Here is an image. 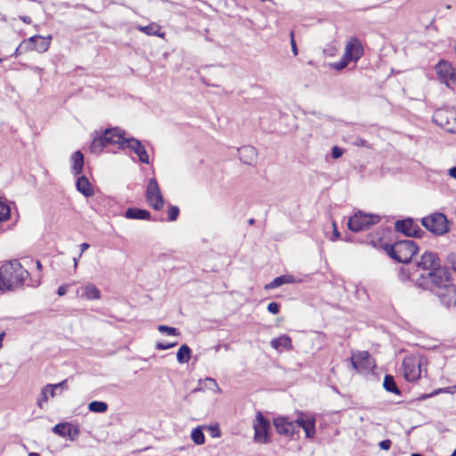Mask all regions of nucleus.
Instances as JSON below:
<instances>
[{
  "mask_svg": "<svg viewBox=\"0 0 456 456\" xmlns=\"http://www.w3.org/2000/svg\"><path fill=\"white\" fill-rule=\"evenodd\" d=\"M253 427L255 441L260 444H266L269 441L270 422L260 411L256 413Z\"/></svg>",
  "mask_w": 456,
  "mask_h": 456,
  "instance_id": "f8f14e48",
  "label": "nucleus"
},
{
  "mask_svg": "<svg viewBox=\"0 0 456 456\" xmlns=\"http://www.w3.org/2000/svg\"><path fill=\"white\" fill-rule=\"evenodd\" d=\"M449 175L456 180V167H452L448 170Z\"/></svg>",
  "mask_w": 456,
  "mask_h": 456,
  "instance_id": "603ef678",
  "label": "nucleus"
},
{
  "mask_svg": "<svg viewBox=\"0 0 456 456\" xmlns=\"http://www.w3.org/2000/svg\"><path fill=\"white\" fill-rule=\"evenodd\" d=\"M124 216L127 219L151 220V215L148 210L137 208H128Z\"/></svg>",
  "mask_w": 456,
  "mask_h": 456,
  "instance_id": "4be33fe9",
  "label": "nucleus"
},
{
  "mask_svg": "<svg viewBox=\"0 0 456 456\" xmlns=\"http://www.w3.org/2000/svg\"><path fill=\"white\" fill-rule=\"evenodd\" d=\"M69 285L63 284L58 288L57 293L59 296H64L67 293Z\"/></svg>",
  "mask_w": 456,
  "mask_h": 456,
  "instance_id": "8fccbe9b",
  "label": "nucleus"
},
{
  "mask_svg": "<svg viewBox=\"0 0 456 456\" xmlns=\"http://www.w3.org/2000/svg\"><path fill=\"white\" fill-rule=\"evenodd\" d=\"M88 410L92 412L104 413L108 410V404L102 401H93L88 404Z\"/></svg>",
  "mask_w": 456,
  "mask_h": 456,
  "instance_id": "72a5a7b5",
  "label": "nucleus"
},
{
  "mask_svg": "<svg viewBox=\"0 0 456 456\" xmlns=\"http://www.w3.org/2000/svg\"><path fill=\"white\" fill-rule=\"evenodd\" d=\"M145 198L148 204L155 210H160L165 204L159 183L155 178H151L148 182Z\"/></svg>",
  "mask_w": 456,
  "mask_h": 456,
  "instance_id": "9d476101",
  "label": "nucleus"
},
{
  "mask_svg": "<svg viewBox=\"0 0 456 456\" xmlns=\"http://www.w3.org/2000/svg\"><path fill=\"white\" fill-rule=\"evenodd\" d=\"M20 19L27 24H30L32 22V20L29 16H20Z\"/></svg>",
  "mask_w": 456,
  "mask_h": 456,
  "instance_id": "864d4df0",
  "label": "nucleus"
},
{
  "mask_svg": "<svg viewBox=\"0 0 456 456\" xmlns=\"http://www.w3.org/2000/svg\"><path fill=\"white\" fill-rule=\"evenodd\" d=\"M289 37H290L291 51H292L294 56H297L298 54V50H297V44H296V41H295V38H294V32L293 31H291L289 33Z\"/></svg>",
  "mask_w": 456,
  "mask_h": 456,
  "instance_id": "37998d69",
  "label": "nucleus"
},
{
  "mask_svg": "<svg viewBox=\"0 0 456 456\" xmlns=\"http://www.w3.org/2000/svg\"><path fill=\"white\" fill-rule=\"evenodd\" d=\"M273 426L278 434L286 437H292L297 429L296 419L292 420L286 416L274 418Z\"/></svg>",
  "mask_w": 456,
  "mask_h": 456,
  "instance_id": "ddd939ff",
  "label": "nucleus"
},
{
  "mask_svg": "<svg viewBox=\"0 0 456 456\" xmlns=\"http://www.w3.org/2000/svg\"><path fill=\"white\" fill-rule=\"evenodd\" d=\"M36 265H37V268L38 270H41V269H42V265H41V263H40L39 261H37Z\"/></svg>",
  "mask_w": 456,
  "mask_h": 456,
  "instance_id": "13d9d810",
  "label": "nucleus"
},
{
  "mask_svg": "<svg viewBox=\"0 0 456 456\" xmlns=\"http://www.w3.org/2000/svg\"><path fill=\"white\" fill-rule=\"evenodd\" d=\"M448 261L451 264L453 271L456 273V252L451 253L448 256Z\"/></svg>",
  "mask_w": 456,
  "mask_h": 456,
  "instance_id": "de8ad7c7",
  "label": "nucleus"
},
{
  "mask_svg": "<svg viewBox=\"0 0 456 456\" xmlns=\"http://www.w3.org/2000/svg\"><path fill=\"white\" fill-rule=\"evenodd\" d=\"M52 430L54 434L61 437H69L71 441L77 439L79 435L78 427L70 423H59Z\"/></svg>",
  "mask_w": 456,
  "mask_h": 456,
  "instance_id": "6ab92c4d",
  "label": "nucleus"
},
{
  "mask_svg": "<svg viewBox=\"0 0 456 456\" xmlns=\"http://www.w3.org/2000/svg\"><path fill=\"white\" fill-rule=\"evenodd\" d=\"M363 55L362 42L356 37H351L345 47L344 57L349 61L356 62Z\"/></svg>",
  "mask_w": 456,
  "mask_h": 456,
  "instance_id": "4468645a",
  "label": "nucleus"
},
{
  "mask_svg": "<svg viewBox=\"0 0 456 456\" xmlns=\"http://www.w3.org/2000/svg\"><path fill=\"white\" fill-rule=\"evenodd\" d=\"M419 272V288L434 291L447 308L456 306V288L451 281L450 272L434 252L426 251L415 267Z\"/></svg>",
  "mask_w": 456,
  "mask_h": 456,
  "instance_id": "f257e3e1",
  "label": "nucleus"
},
{
  "mask_svg": "<svg viewBox=\"0 0 456 456\" xmlns=\"http://www.w3.org/2000/svg\"><path fill=\"white\" fill-rule=\"evenodd\" d=\"M391 444H392V443L389 439L383 440V441L379 442V448L382 450H386V451L390 449Z\"/></svg>",
  "mask_w": 456,
  "mask_h": 456,
  "instance_id": "09e8293b",
  "label": "nucleus"
},
{
  "mask_svg": "<svg viewBox=\"0 0 456 456\" xmlns=\"http://www.w3.org/2000/svg\"><path fill=\"white\" fill-rule=\"evenodd\" d=\"M158 330L161 333H166L170 336H178L180 334L179 330L176 328L166 325H159Z\"/></svg>",
  "mask_w": 456,
  "mask_h": 456,
  "instance_id": "e433bc0d",
  "label": "nucleus"
},
{
  "mask_svg": "<svg viewBox=\"0 0 456 456\" xmlns=\"http://www.w3.org/2000/svg\"><path fill=\"white\" fill-rule=\"evenodd\" d=\"M350 362L354 370L359 373H365L375 368V362L367 351L353 352Z\"/></svg>",
  "mask_w": 456,
  "mask_h": 456,
  "instance_id": "1a4fd4ad",
  "label": "nucleus"
},
{
  "mask_svg": "<svg viewBox=\"0 0 456 456\" xmlns=\"http://www.w3.org/2000/svg\"><path fill=\"white\" fill-rule=\"evenodd\" d=\"M248 223H249L250 224H254V219H250V220L248 221Z\"/></svg>",
  "mask_w": 456,
  "mask_h": 456,
  "instance_id": "e2e57ef3",
  "label": "nucleus"
},
{
  "mask_svg": "<svg viewBox=\"0 0 456 456\" xmlns=\"http://www.w3.org/2000/svg\"><path fill=\"white\" fill-rule=\"evenodd\" d=\"M421 224L436 235H443L449 231L446 216L439 212L423 217Z\"/></svg>",
  "mask_w": 456,
  "mask_h": 456,
  "instance_id": "20e7f679",
  "label": "nucleus"
},
{
  "mask_svg": "<svg viewBox=\"0 0 456 456\" xmlns=\"http://www.w3.org/2000/svg\"><path fill=\"white\" fill-rule=\"evenodd\" d=\"M240 159L247 164V165H253L257 159V151L255 147L247 145L242 146L238 150Z\"/></svg>",
  "mask_w": 456,
  "mask_h": 456,
  "instance_id": "aec40b11",
  "label": "nucleus"
},
{
  "mask_svg": "<svg viewBox=\"0 0 456 456\" xmlns=\"http://www.w3.org/2000/svg\"><path fill=\"white\" fill-rule=\"evenodd\" d=\"M395 227L397 232L409 237H421L424 232L411 218L396 221Z\"/></svg>",
  "mask_w": 456,
  "mask_h": 456,
  "instance_id": "2eb2a0df",
  "label": "nucleus"
},
{
  "mask_svg": "<svg viewBox=\"0 0 456 456\" xmlns=\"http://www.w3.org/2000/svg\"><path fill=\"white\" fill-rule=\"evenodd\" d=\"M433 121L445 131L456 134V111L448 109L436 110Z\"/></svg>",
  "mask_w": 456,
  "mask_h": 456,
  "instance_id": "6e6552de",
  "label": "nucleus"
},
{
  "mask_svg": "<svg viewBox=\"0 0 456 456\" xmlns=\"http://www.w3.org/2000/svg\"><path fill=\"white\" fill-rule=\"evenodd\" d=\"M0 62H2V59H0Z\"/></svg>",
  "mask_w": 456,
  "mask_h": 456,
  "instance_id": "69168bd1",
  "label": "nucleus"
},
{
  "mask_svg": "<svg viewBox=\"0 0 456 456\" xmlns=\"http://www.w3.org/2000/svg\"><path fill=\"white\" fill-rule=\"evenodd\" d=\"M435 69L441 82L450 88L456 86V69L450 62L440 61L436 65Z\"/></svg>",
  "mask_w": 456,
  "mask_h": 456,
  "instance_id": "9b49d317",
  "label": "nucleus"
},
{
  "mask_svg": "<svg viewBox=\"0 0 456 456\" xmlns=\"http://www.w3.org/2000/svg\"><path fill=\"white\" fill-rule=\"evenodd\" d=\"M136 28L148 36H156L159 37H163L164 36V34L160 32V27L156 23H151L147 26L138 25L136 26Z\"/></svg>",
  "mask_w": 456,
  "mask_h": 456,
  "instance_id": "cd10ccee",
  "label": "nucleus"
},
{
  "mask_svg": "<svg viewBox=\"0 0 456 456\" xmlns=\"http://www.w3.org/2000/svg\"><path fill=\"white\" fill-rule=\"evenodd\" d=\"M58 389L65 390L68 389L67 387V379H64L57 384H48L45 386L39 394V396L37 401V404L40 409H44L45 403H47V393H50L51 397H54L56 395V391Z\"/></svg>",
  "mask_w": 456,
  "mask_h": 456,
  "instance_id": "dca6fc26",
  "label": "nucleus"
},
{
  "mask_svg": "<svg viewBox=\"0 0 456 456\" xmlns=\"http://www.w3.org/2000/svg\"><path fill=\"white\" fill-rule=\"evenodd\" d=\"M354 146H362V147H369V143L366 140L357 137L355 140L352 142Z\"/></svg>",
  "mask_w": 456,
  "mask_h": 456,
  "instance_id": "49530a36",
  "label": "nucleus"
},
{
  "mask_svg": "<svg viewBox=\"0 0 456 456\" xmlns=\"http://www.w3.org/2000/svg\"><path fill=\"white\" fill-rule=\"evenodd\" d=\"M175 345H176V342H174V343L158 342L157 345H156V347L158 349H159V350H167V349H169L171 347H174Z\"/></svg>",
  "mask_w": 456,
  "mask_h": 456,
  "instance_id": "a18cd8bd",
  "label": "nucleus"
},
{
  "mask_svg": "<svg viewBox=\"0 0 456 456\" xmlns=\"http://www.w3.org/2000/svg\"><path fill=\"white\" fill-rule=\"evenodd\" d=\"M267 310L273 314H276L279 313L280 311V305L276 302H271L268 304L267 305Z\"/></svg>",
  "mask_w": 456,
  "mask_h": 456,
  "instance_id": "79ce46f5",
  "label": "nucleus"
},
{
  "mask_svg": "<svg viewBox=\"0 0 456 456\" xmlns=\"http://www.w3.org/2000/svg\"><path fill=\"white\" fill-rule=\"evenodd\" d=\"M28 276V272L18 260L8 261L0 266V290L21 288Z\"/></svg>",
  "mask_w": 456,
  "mask_h": 456,
  "instance_id": "f03ea898",
  "label": "nucleus"
},
{
  "mask_svg": "<svg viewBox=\"0 0 456 456\" xmlns=\"http://www.w3.org/2000/svg\"><path fill=\"white\" fill-rule=\"evenodd\" d=\"M349 62L350 61L343 56L339 61L333 63L332 66L337 70H341V69H345L348 65Z\"/></svg>",
  "mask_w": 456,
  "mask_h": 456,
  "instance_id": "ea45409f",
  "label": "nucleus"
},
{
  "mask_svg": "<svg viewBox=\"0 0 456 456\" xmlns=\"http://www.w3.org/2000/svg\"><path fill=\"white\" fill-rule=\"evenodd\" d=\"M125 147L129 148L134 153H135L140 162L144 164L150 163L149 155L141 141L135 138H129L126 140Z\"/></svg>",
  "mask_w": 456,
  "mask_h": 456,
  "instance_id": "a211bd4d",
  "label": "nucleus"
},
{
  "mask_svg": "<svg viewBox=\"0 0 456 456\" xmlns=\"http://www.w3.org/2000/svg\"><path fill=\"white\" fill-rule=\"evenodd\" d=\"M191 350L187 345H182L177 351L176 360L179 363H186L190 361Z\"/></svg>",
  "mask_w": 456,
  "mask_h": 456,
  "instance_id": "7c9ffc66",
  "label": "nucleus"
},
{
  "mask_svg": "<svg viewBox=\"0 0 456 456\" xmlns=\"http://www.w3.org/2000/svg\"><path fill=\"white\" fill-rule=\"evenodd\" d=\"M32 37H36L34 39V49L38 53L46 52L51 45L52 36L42 37L39 35L33 36Z\"/></svg>",
  "mask_w": 456,
  "mask_h": 456,
  "instance_id": "b1692460",
  "label": "nucleus"
},
{
  "mask_svg": "<svg viewBox=\"0 0 456 456\" xmlns=\"http://www.w3.org/2000/svg\"><path fill=\"white\" fill-rule=\"evenodd\" d=\"M36 37H30L29 38L23 40L20 44V49H22L24 53L29 52V51H35V49H34V39Z\"/></svg>",
  "mask_w": 456,
  "mask_h": 456,
  "instance_id": "c9c22d12",
  "label": "nucleus"
},
{
  "mask_svg": "<svg viewBox=\"0 0 456 456\" xmlns=\"http://www.w3.org/2000/svg\"><path fill=\"white\" fill-rule=\"evenodd\" d=\"M418 249L417 244L410 240H398L386 248L391 258L404 264H408L411 261L412 256L418 252Z\"/></svg>",
  "mask_w": 456,
  "mask_h": 456,
  "instance_id": "7ed1b4c3",
  "label": "nucleus"
},
{
  "mask_svg": "<svg viewBox=\"0 0 456 456\" xmlns=\"http://www.w3.org/2000/svg\"><path fill=\"white\" fill-rule=\"evenodd\" d=\"M77 190L81 192L86 197H91L94 195V191L92 186L88 181V179L85 175H81L77 178L76 183Z\"/></svg>",
  "mask_w": 456,
  "mask_h": 456,
  "instance_id": "393cba45",
  "label": "nucleus"
},
{
  "mask_svg": "<svg viewBox=\"0 0 456 456\" xmlns=\"http://www.w3.org/2000/svg\"><path fill=\"white\" fill-rule=\"evenodd\" d=\"M191 438L194 442V444L198 445H201L205 443V436L200 428L192 429Z\"/></svg>",
  "mask_w": 456,
  "mask_h": 456,
  "instance_id": "f704fd0d",
  "label": "nucleus"
},
{
  "mask_svg": "<svg viewBox=\"0 0 456 456\" xmlns=\"http://www.w3.org/2000/svg\"><path fill=\"white\" fill-rule=\"evenodd\" d=\"M451 456H456V449L453 451Z\"/></svg>",
  "mask_w": 456,
  "mask_h": 456,
  "instance_id": "680f3d73",
  "label": "nucleus"
},
{
  "mask_svg": "<svg viewBox=\"0 0 456 456\" xmlns=\"http://www.w3.org/2000/svg\"><path fill=\"white\" fill-rule=\"evenodd\" d=\"M78 258H79V257H74V258H73V261H74V267H75V268H76V267H77V265Z\"/></svg>",
  "mask_w": 456,
  "mask_h": 456,
  "instance_id": "4d7b16f0",
  "label": "nucleus"
},
{
  "mask_svg": "<svg viewBox=\"0 0 456 456\" xmlns=\"http://www.w3.org/2000/svg\"><path fill=\"white\" fill-rule=\"evenodd\" d=\"M316 418L315 414L310 411H296V426L301 428L307 439L313 440L316 435Z\"/></svg>",
  "mask_w": 456,
  "mask_h": 456,
  "instance_id": "0eeeda50",
  "label": "nucleus"
},
{
  "mask_svg": "<svg viewBox=\"0 0 456 456\" xmlns=\"http://www.w3.org/2000/svg\"><path fill=\"white\" fill-rule=\"evenodd\" d=\"M270 345L277 351L289 350L292 347L291 338L288 335H281L279 338H273Z\"/></svg>",
  "mask_w": 456,
  "mask_h": 456,
  "instance_id": "5701e85b",
  "label": "nucleus"
},
{
  "mask_svg": "<svg viewBox=\"0 0 456 456\" xmlns=\"http://www.w3.org/2000/svg\"><path fill=\"white\" fill-rule=\"evenodd\" d=\"M4 336H5V333H4V332H1V333H0V349H1V348H2V346H3V339H4Z\"/></svg>",
  "mask_w": 456,
  "mask_h": 456,
  "instance_id": "6e6d98bb",
  "label": "nucleus"
},
{
  "mask_svg": "<svg viewBox=\"0 0 456 456\" xmlns=\"http://www.w3.org/2000/svg\"><path fill=\"white\" fill-rule=\"evenodd\" d=\"M344 154V150L338 146H333L331 150V156L333 159H338Z\"/></svg>",
  "mask_w": 456,
  "mask_h": 456,
  "instance_id": "c03bdc74",
  "label": "nucleus"
},
{
  "mask_svg": "<svg viewBox=\"0 0 456 456\" xmlns=\"http://www.w3.org/2000/svg\"><path fill=\"white\" fill-rule=\"evenodd\" d=\"M11 207L10 202L4 198L0 196V222H4L10 219Z\"/></svg>",
  "mask_w": 456,
  "mask_h": 456,
  "instance_id": "c85d7f7f",
  "label": "nucleus"
},
{
  "mask_svg": "<svg viewBox=\"0 0 456 456\" xmlns=\"http://www.w3.org/2000/svg\"><path fill=\"white\" fill-rule=\"evenodd\" d=\"M411 456H423V455H421L419 453H412Z\"/></svg>",
  "mask_w": 456,
  "mask_h": 456,
  "instance_id": "052dcab7",
  "label": "nucleus"
},
{
  "mask_svg": "<svg viewBox=\"0 0 456 456\" xmlns=\"http://www.w3.org/2000/svg\"><path fill=\"white\" fill-rule=\"evenodd\" d=\"M297 280L294 276L286 274V275H281L279 277H276L273 281H271L269 284L265 285L266 289H275L278 288L283 284H290L295 283Z\"/></svg>",
  "mask_w": 456,
  "mask_h": 456,
  "instance_id": "a878e982",
  "label": "nucleus"
},
{
  "mask_svg": "<svg viewBox=\"0 0 456 456\" xmlns=\"http://www.w3.org/2000/svg\"><path fill=\"white\" fill-rule=\"evenodd\" d=\"M420 277L419 272L415 269L411 271L410 266L402 267L398 273V278L401 281H410L419 287L418 278Z\"/></svg>",
  "mask_w": 456,
  "mask_h": 456,
  "instance_id": "412c9836",
  "label": "nucleus"
},
{
  "mask_svg": "<svg viewBox=\"0 0 456 456\" xmlns=\"http://www.w3.org/2000/svg\"><path fill=\"white\" fill-rule=\"evenodd\" d=\"M204 387L209 390L219 392V387L216 381V379L212 378H206L203 381Z\"/></svg>",
  "mask_w": 456,
  "mask_h": 456,
  "instance_id": "4c0bfd02",
  "label": "nucleus"
},
{
  "mask_svg": "<svg viewBox=\"0 0 456 456\" xmlns=\"http://www.w3.org/2000/svg\"><path fill=\"white\" fill-rule=\"evenodd\" d=\"M179 208L176 206H171L168 209V221L174 222L179 216Z\"/></svg>",
  "mask_w": 456,
  "mask_h": 456,
  "instance_id": "58836bf2",
  "label": "nucleus"
},
{
  "mask_svg": "<svg viewBox=\"0 0 456 456\" xmlns=\"http://www.w3.org/2000/svg\"><path fill=\"white\" fill-rule=\"evenodd\" d=\"M28 456H40V455L38 453H37V452H30L28 454Z\"/></svg>",
  "mask_w": 456,
  "mask_h": 456,
  "instance_id": "bf43d9fd",
  "label": "nucleus"
},
{
  "mask_svg": "<svg viewBox=\"0 0 456 456\" xmlns=\"http://www.w3.org/2000/svg\"><path fill=\"white\" fill-rule=\"evenodd\" d=\"M426 359L421 356L410 355L403 361V377L407 381H416L421 375V365Z\"/></svg>",
  "mask_w": 456,
  "mask_h": 456,
  "instance_id": "39448f33",
  "label": "nucleus"
},
{
  "mask_svg": "<svg viewBox=\"0 0 456 456\" xmlns=\"http://www.w3.org/2000/svg\"><path fill=\"white\" fill-rule=\"evenodd\" d=\"M90 248V245L86 242H84L80 245V248H81V252L78 256V257H81L82 254L84 251H86V249H88Z\"/></svg>",
  "mask_w": 456,
  "mask_h": 456,
  "instance_id": "3c124183",
  "label": "nucleus"
},
{
  "mask_svg": "<svg viewBox=\"0 0 456 456\" xmlns=\"http://www.w3.org/2000/svg\"><path fill=\"white\" fill-rule=\"evenodd\" d=\"M46 395H47V401L49 400V398H52V397L50 396V393H47V394H46Z\"/></svg>",
  "mask_w": 456,
  "mask_h": 456,
  "instance_id": "0e129e2a",
  "label": "nucleus"
},
{
  "mask_svg": "<svg viewBox=\"0 0 456 456\" xmlns=\"http://www.w3.org/2000/svg\"><path fill=\"white\" fill-rule=\"evenodd\" d=\"M455 390H456V386L454 387Z\"/></svg>",
  "mask_w": 456,
  "mask_h": 456,
  "instance_id": "338daca9",
  "label": "nucleus"
},
{
  "mask_svg": "<svg viewBox=\"0 0 456 456\" xmlns=\"http://www.w3.org/2000/svg\"><path fill=\"white\" fill-rule=\"evenodd\" d=\"M383 387L390 393H393L395 395H400L401 391L398 388L395 379L391 375H386L383 381Z\"/></svg>",
  "mask_w": 456,
  "mask_h": 456,
  "instance_id": "2f4dec72",
  "label": "nucleus"
},
{
  "mask_svg": "<svg viewBox=\"0 0 456 456\" xmlns=\"http://www.w3.org/2000/svg\"><path fill=\"white\" fill-rule=\"evenodd\" d=\"M72 170L74 175H79L84 167V156L80 151H75L71 156Z\"/></svg>",
  "mask_w": 456,
  "mask_h": 456,
  "instance_id": "bb28decb",
  "label": "nucleus"
},
{
  "mask_svg": "<svg viewBox=\"0 0 456 456\" xmlns=\"http://www.w3.org/2000/svg\"><path fill=\"white\" fill-rule=\"evenodd\" d=\"M102 135L107 147L110 145H118V148H125L127 139L125 138L124 132L118 127L106 129Z\"/></svg>",
  "mask_w": 456,
  "mask_h": 456,
  "instance_id": "f3484780",
  "label": "nucleus"
},
{
  "mask_svg": "<svg viewBox=\"0 0 456 456\" xmlns=\"http://www.w3.org/2000/svg\"><path fill=\"white\" fill-rule=\"evenodd\" d=\"M332 229H333L332 235L330 236L329 239L331 241H335L340 237V232H338V230L337 228V224H336L335 221L332 222Z\"/></svg>",
  "mask_w": 456,
  "mask_h": 456,
  "instance_id": "a19ab883",
  "label": "nucleus"
},
{
  "mask_svg": "<svg viewBox=\"0 0 456 456\" xmlns=\"http://www.w3.org/2000/svg\"><path fill=\"white\" fill-rule=\"evenodd\" d=\"M379 219V216L377 215L365 214L358 211L349 218L347 227L350 231L358 232L378 224Z\"/></svg>",
  "mask_w": 456,
  "mask_h": 456,
  "instance_id": "423d86ee",
  "label": "nucleus"
},
{
  "mask_svg": "<svg viewBox=\"0 0 456 456\" xmlns=\"http://www.w3.org/2000/svg\"><path fill=\"white\" fill-rule=\"evenodd\" d=\"M84 296L88 300H96L101 298V291L95 285L88 283L84 287Z\"/></svg>",
  "mask_w": 456,
  "mask_h": 456,
  "instance_id": "c756f323",
  "label": "nucleus"
},
{
  "mask_svg": "<svg viewBox=\"0 0 456 456\" xmlns=\"http://www.w3.org/2000/svg\"><path fill=\"white\" fill-rule=\"evenodd\" d=\"M22 53H24V52H23L22 49H20V45H19V46L15 50L14 55L18 56V55H20Z\"/></svg>",
  "mask_w": 456,
  "mask_h": 456,
  "instance_id": "5fc2aeb1",
  "label": "nucleus"
},
{
  "mask_svg": "<svg viewBox=\"0 0 456 456\" xmlns=\"http://www.w3.org/2000/svg\"><path fill=\"white\" fill-rule=\"evenodd\" d=\"M107 148L105 141L103 140V135H98L94 138L93 142L90 145V151L92 153L99 154L103 149Z\"/></svg>",
  "mask_w": 456,
  "mask_h": 456,
  "instance_id": "473e14b6",
  "label": "nucleus"
}]
</instances>
